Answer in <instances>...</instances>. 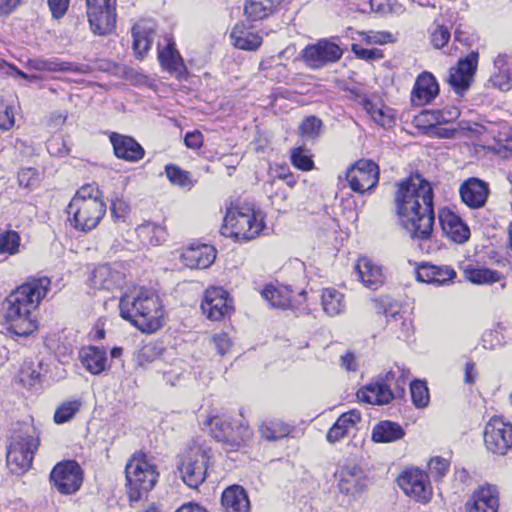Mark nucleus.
I'll list each match as a JSON object with an SVG mask.
<instances>
[{"label": "nucleus", "instance_id": "obj_52", "mask_svg": "<svg viewBox=\"0 0 512 512\" xmlns=\"http://www.w3.org/2000/svg\"><path fill=\"white\" fill-rule=\"evenodd\" d=\"M397 484L400 489L408 496L415 493L416 487V468H407L397 477Z\"/></svg>", "mask_w": 512, "mask_h": 512}, {"label": "nucleus", "instance_id": "obj_1", "mask_svg": "<svg viewBox=\"0 0 512 512\" xmlns=\"http://www.w3.org/2000/svg\"><path fill=\"white\" fill-rule=\"evenodd\" d=\"M50 286L51 280L46 276L33 278L8 296L5 325L10 333L27 337L37 330V320L32 313L46 297Z\"/></svg>", "mask_w": 512, "mask_h": 512}, {"label": "nucleus", "instance_id": "obj_7", "mask_svg": "<svg viewBox=\"0 0 512 512\" xmlns=\"http://www.w3.org/2000/svg\"><path fill=\"white\" fill-rule=\"evenodd\" d=\"M264 227L261 214L249 206L227 209L221 234L236 240H250L259 235Z\"/></svg>", "mask_w": 512, "mask_h": 512}, {"label": "nucleus", "instance_id": "obj_14", "mask_svg": "<svg viewBox=\"0 0 512 512\" xmlns=\"http://www.w3.org/2000/svg\"><path fill=\"white\" fill-rule=\"evenodd\" d=\"M483 438L487 450L505 455L512 447V425L500 417H492L485 425Z\"/></svg>", "mask_w": 512, "mask_h": 512}, {"label": "nucleus", "instance_id": "obj_34", "mask_svg": "<svg viewBox=\"0 0 512 512\" xmlns=\"http://www.w3.org/2000/svg\"><path fill=\"white\" fill-rule=\"evenodd\" d=\"M405 432L401 425L389 420L378 422L372 429V441L376 443H391L404 437Z\"/></svg>", "mask_w": 512, "mask_h": 512}, {"label": "nucleus", "instance_id": "obj_4", "mask_svg": "<svg viewBox=\"0 0 512 512\" xmlns=\"http://www.w3.org/2000/svg\"><path fill=\"white\" fill-rule=\"evenodd\" d=\"M126 488L131 506L142 500L156 485L159 477L156 465L144 453H135L125 466Z\"/></svg>", "mask_w": 512, "mask_h": 512}, {"label": "nucleus", "instance_id": "obj_18", "mask_svg": "<svg viewBox=\"0 0 512 512\" xmlns=\"http://www.w3.org/2000/svg\"><path fill=\"white\" fill-rule=\"evenodd\" d=\"M418 199H422V205L418 202V233L422 237H428L435 223L433 208V190L429 182L420 178L418 174Z\"/></svg>", "mask_w": 512, "mask_h": 512}, {"label": "nucleus", "instance_id": "obj_22", "mask_svg": "<svg viewBox=\"0 0 512 512\" xmlns=\"http://www.w3.org/2000/svg\"><path fill=\"white\" fill-rule=\"evenodd\" d=\"M336 476L338 477V489L342 494L355 496L362 493L367 487L366 475L359 466H343L338 470Z\"/></svg>", "mask_w": 512, "mask_h": 512}, {"label": "nucleus", "instance_id": "obj_53", "mask_svg": "<svg viewBox=\"0 0 512 512\" xmlns=\"http://www.w3.org/2000/svg\"><path fill=\"white\" fill-rule=\"evenodd\" d=\"M418 502L427 504L433 495L429 474L418 470Z\"/></svg>", "mask_w": 512, "mask_h": 512}, {"label": "nucleus", "instance_id": "obj_25", "mask_svg": "<svg viewBox=\"0 0 512 512\" xmlns=\"http://www.w3.org/2000/svg\"><path fill=\"white\" fill-rule=\"evenodd\" d=\"M498 491L493 485H486L474 491L466 503L467 512H497Z\"/></svg>", "mask_w": 512, "mask_h": 512}, {"label": "nucleus", "instance_id": "obj_19", "mask_svg": "<svg viewBox=\"0 0 512 512\" xmlns=\"http://www.w3.org/2000/svg\"><path fill=\"white\" fill-rule=\"evenodd\" d=\"M89 280L92 288L113 292L122 288L125 282V274L118 264H103L92 271Z\"/></svg>", "mask_w": 512, "mask_h": 512}, {"label": "nucleus", "instance_id": "obj_16", "mask_svg": "<svg viewBox=\"0 0 512 512\" xmlns=\"http://www.w3.org/2000/svg\"><path fill=\"white\" fill-rule=\"evenodd\" d=\"M346 180L354 192L363 194L378 184L379 168L371 160H359L347 170Z\"/></svg>", "mask_w": 512, "mask_h": 512}, {"label": "nucleus", "instance_id": "obj_2", "mask_svg": "<svg viewBox=\"0 0 512 512\" xmlns=\"http://www.w3.org/2000/svg\"><path fill=\"white\" fill-rule=\"evenodd\" d=\"M120 315L144 333H154L163 324L164 310L159 296L151 289L141 288L120 299Z\"/></svg>", "mask_w": 512, "mask_h": 512}, {"label": "nucleus", "instance_id": "obj_55", "mask_svg": "<svg viewBox=\"0 0 512 512\" xmlns=\"http://www.w3.org/2000/svg\"><path fill=\"white\" fill-rule=\"evenodd\" d=\"M162 353V348L157 344L149 343L144 345L138 354V362L140 365H145L154 362Z\"/></svg>", "mask_w": 512, "mask_h": 512}, {"label": "nucleus", "instance_id": "obj_20", "mask_svg": "<svg viewBox=\"0 0 512 512\" xmlns=\"http://www.w3.org/2000/svg\"><path fill=\"white\" fill-rule=\"evenodd\" d=\"M461 201L471 209H480L485 206L490 194L487 182L470 177L461 183L459 187Z\"/></svg>", "mask_w": 512, "mask_h": 512}, {"label": "nucleus", "instance_id": "obj_17", "mask_svg": "<svg viewBox=\"0 0 512 512\" xmlns=\"http://www.w3.org/2000/svg\"><path fill=\"white\" fill-rule=\"evenodd\" d=\"M201 309L208 319L220 321L232 312V300L223 288L211 287L205 291Z\"/></svg>", "mask_w": 512, "mask_h": 512}, {"label": "nucleus", "instance_id": "obj_30", "mask_svg": "<svg viewBox=\"0 0 512 512\" xmlns=\"http://www.w3.org/2000/svg\"><path fill=\"white\" fill-rule=\"evenodd\" d=\"M79 359L92 375H100L107 368V353L103 348L88 346L81 349Z\"/></svg>", "mask_w": 512, "mask_h": 512}, {"label": "nucleus", "instance_id": "obj_9", "mask_svg": "<svg viewBox=\"0 0 512 512\" xmlns=\"http://www.w3.org/2000/svg\"><path fill=\"white\" fill-rule=\"evenodd\" d=\"M460 116L457 107H445L443 110H423L418 115V134L428 137L452 138L454 129L440 127L442 123H449Z\"/></svg>", "mask_w": 512, "mask_h": 512}, {"label": "nucleus", "instance_id": "obj_12", "mask_svg": "<svg viewBox=\"0 0 512 512\" xmlns=\"http://www.w3.org/2000/svg\"><path fill=\"white\" fill-rule=\"evenodd\" d=\"M50 481L59 493L71 495L80 489L83 472L74 460L59 462L50 473Z\"/></svg>", "mask_w": 512, "mask_h": 512}, {"label": "nucleus", "instance_id": "obj_29", "mask_svg": "<svg viewBox=\"0 0 512 512\" xmlns=\"http://www.w3.org/2000/svg\"><path fill=\"white\" fill-rule=\"evenodd\" d=\"M215 249L209 245L189 247L181 254L183 264L191 269L208 268L215 260Z\"/></svg>", "mask_w": 512, "mask_h": 512}, {"label": "nucleus", "instance_id": "obj_57", "mask_svg": "<svg viewBox=\"0 0 512 512\" xmlns=\"http://www.w3.org/2000/svg\"><path fill=\"white\" fill-rule=\"evenodd\" d=\"M449 463L441 457H433L428 462L429 474L433 475L436 479L443 477L448 471Z\"/></svg>", "mask_w": 512, "mask_h": 512}, {"label": "nucleus", "instance_id": "obj_40", "mask_svg": "<svg viewBox=\"0 0 512 512\" xmlns=\"http://www.w3.org/2000/svg\"><path fill=\"white\" fill-rule=\"evenodd\" d=\"M321 304L324 312L332 317L343 313L346 307L344 294L334 288L322 291Z\"/></svg>", "mask_w": 512, "mask_h": 512}, {"label": "nucleus", "instance_id": "obj_39", "mask_svg": "<svg viewBox=\"0 0 512 512\" xmlns=\"http://www.w3.org/2000/svg\"><path fill=\"white\" fill-rule=\"evenodd\" d=\"M439 94V84L430 72L418 75V106L428 104Z\"/></svg>", "mask_w": 512, "mask_h": 512}, {"label": "nucleus", "instance_id": "obj_11", "mask_svg": "<svg viewBox=\"0 0 512 512\" xmlns=\"http://www.w3.org/2000/svg\"><path fill=\"white\" fill-rule=\"evenodd\" d=\"M92 32L99 36L112 33L116 24V0H86Z\"/></svg>", "mask_w": 512, "mask_h": 512}, {"label": "nucleus", "instance_id": "obj_8", "mask_svg": "<svg viewBox=\"0 0 512 512\" xmlns=\"http://www.w3.org/2000/svg\"><path fill=\"white\" fill-rule=\"evenodd\" d=\"M415 174L411 172L408 177L394 184V209L398 219V225L409 233L410 237H416V184Z\"/></svg>", "mask_w": 512, "mask_h": 512}, {"label": "nucleus", "instance_id": "obj_50", "mask_svg": "<svg viewBox=\"0 0 512 512\" xmlns=\"http://www.w3.org/2000/svg\"><path fill=\"white\" fill-rule=\"evenodd\" d=\"M396 393L402 397L405 393L406 385L409 384L411 400L416 405V379L408 381L410 372L400 367H396Z\"/></svg>", "mask_w": 512, "mask_h": 512}, {"label": "nucleus", "instance_id": "obj_51", "mask_svg": "<svg viewBox=\"0 0 512 512\" xmlns=\"http://www.w3.org/2000/svg\"><path fill=\"white\" fill-rule=\"evenodd\" d=\"M20 237L15 231H7L0 234V253L14 255L18 252Z\"/></svg>", "mask_w": 512, "mask_h": 512}, {"label": "nucleus", "instance_id": "obj_6", "mask_svg": "<svg viewBox=\"0 0 512 512\" xmlns=\"http://www.w3.org/2000/svg\"><path fill=\"white\" fill-rule=\"evenodd\" d=\"M210 458L211 449L198 441H193L178 454L177 471L189 488L196 489L205 481Z\"/></svg>", "mask_w": 512, "mask_h": 512}, {"label": "nucleus", "instance_id": "obj_45", "mask_svg": "<svg viewBox=\"0 0 512 512\" xmlns=\"http://www.w3.org/2000/svg\"><path fill=\"white\" fill-rule=\"evenodd\" d=\"M47 71L87 74L90 72V68L88 65H85V64H79V63L70 62V61H62L59 58H50V59H48Z\"/></svg>", "mask_w": 512, "mask_h": 512}, {"label": "nucleus", "instance_id": "obj_33", "mask_svg": "<svg viewBox=\"0 0 512 512\" xmlns=\"http://www.w3.org/2000/svg\"><path fill=\"white\" fill-rule=\"evenodd\" d=\"M225 512H249L250 502L241 486H231L224 490L221 498Z\"/></svg>", "mask_w": 512, "mask_h": 512}, {"label": "nucleus", "instance_id": "obj_46", "mask_svg": "<svg viewBox=\"0 0 512 512\" xmlns=\"http://www.w3.org/2000/svg\"><path fill=\"white\" fill-rule=\"evenodd\" d=\"M322 121L315 116L305 117L298 127L299 135L306 141H314L322 132Z\"/></svg>", "mask_w": 512, "mask_h": 512}, {"label": "nucleus", "instance_id": "obj_38", "mask_svg": "<svg viewBox=\"0 0 512 512\" xmlns=\"http://www.w3.org/2000/svg\"><path fill=\"white\" fill-rule=\"evenodd\" d=\"M137 235L147 245L159 246L167 239L166 228L153 222H145L137 227Z\"/></svg>", "mask_w": 512, "mask_h": 512}, {"label": "nucleus", "instance_id": "obj_5", "mask_svg": "<svg viewBox=\"0 0 512 512\" xmlns=\"http://www.w3.org/2000/svg\"><path fill=\"white\" fill-rule=\"evenodd\" d=\"M40 444L38 433L31 424H19L13 430L7 447V463L14 473L24 472L32 465Z\"/></svg>", "mask_w": 512, "mask_h": 512}, {"label": "nucleus", "instance_id": "obj_60", "mask_svg": "<svg viewBox=\"0 0 512 512\" xmlns=\"http://www.w3.org/2000/svg\"><path fill=\"white\" fill-rule=\"evenodd\" d=\"M130 207L126 201L120 198L111 200L110 211L114 219L124 220L128 215Z\"/></svg>", "mask_w": 512, "mask_h": 512}, {"label": "nucleus", "instance_id": "obj_61", "mask_svg": "<svg viewBox=\"0 0 512 512\" xmlns=\"http://www.w3.org/2000/svg\"><path fill=\"white\" fill-rule=\"evenodd\" d=\"M450 39V32L443 25H437L431 34V42L435 48H442Z\"/></svg>", "mask_w": 512, "mask_h": 512}, {"label": "nucleus", "instance_id": "obj_13", "mask_svg": "<svg viewBox=\"0 0 512 512\" xmlns=\"http://www.w3.org/2000/svg\"><path fill=\"white\" fill-rule=\"evenodd\" d=\"M479 54L470 52L464 58H460L455 66L450 67L447 83L452 90L460 96L470 88L477 71Z\"/></svg>", "mask_w": 512, "mask_h": 512}, {"label": "nucleus", "instance_id": "obj_48", "mask_svg": "<svg viewBox=\"0 0 512 512\" xmlns=\"http://www.w3.org/2000/svg\"><path fill=\"white\" fill-rule=\"evenodd\" d=\"M290 158L293 166L302 171H310L314 167L310 151L303 147L293 148Z\"/></svg>", "mask_w": 512, "mask_h": 512}, {"label": "nucleus", "instance_id": "obj_58", "mask_svg": "<svg viewBox=\"0 0 512 512\" xmlns=\"http://www.w3.org/2000/svg\"><path fill=\"white\" fill-rule=\"evenodd\" d=\"M38 172L35 168H23L18 172V183L20 186L30 188L36 184Z\"/></svg>", "mask_w": 512, "mask_h": 512}, {"label": "nucleus", "instance_id": "obj_26", "mask_svg": "<svg viewBox=\"0 0 512 512\" xmlns=\"http://www.w3.org/2000/svg\"><path fill=\"white\" fill-rule=\"evenodd\" d=\"M354 270L361 283L370 290H377L385 282L382 267L367 257H360Z\"/></svg>", "mask_w": 512, "mask_h": 512}, {"label": "nucleus", "instance_id": "obj_31", "mask_svg": "<svg viewBox=\"0 0 512 512\" xmlns=\"http://www.w3.org/2000/svg\"><path fill=\"white\" fill-rule=\"evenodd\" d=\"M153 25L147 21H140L132 27V48L138 59H143L151 47Z\"/></svg>", "mask_w": 512, "mask_h": 512}, {"label": "nucleus", "instance_id": "obj_49", "mask_svg": "<svg viewBox=\"0 0 512 512\" xmlns=\"http://www.w3.org/2000/svg\"><path fill=\"white\" fill-rule=\"evenodd\" d=\"M396 393L402 397L405 393L406 385L409 384L411 400L416 405V379L408 381L410 372L400 367H396Z\"/></svg>", "mask_w": 512, "mask_h": 512}, {"label": "nucleus", "instance_id": "obj_41", "mask_svg": "<svg viewBox=\"0 0 512 512\" xmlns=\"http://www.w3.org/2000/svg\"><path fill=\"white\" fill-rule=\"evenodd\" d=\"M361 105L375 123L384 128L392 126L394 117L390 114V110L381 102H373L369 98H364Z\"/></svg>", "mask_w": 512, "mask_h": 512}, {"label": "nucleus", "instance_id": "obj_47", "mask_svg": "<svg viewBox=\"0 0 512 512\" xmlns=\"http://www.w3.org/2000/svg\"><path fill=\"white\" fill-rule=\"evenodd\" d=\"M470 282L478 285L492 284L501 280L500 272L488 268H476L466 271Z\"/></svg>", "mask_w": 512, "mask_h": 512}, {"label": "nucleus", "instance_id": "obj_42", "mask_svg": "<svg viewBox=\"0 0 512 512\" xmlns=\"http://www.w3.org/2000/svg\"><path fill=\"white\" fill-rule=\"evenodd\" d=\"M259 431L262 438L275 441L288 436L291 432V427L281 420H271L263 423Z\"/></svg>", "mask_w": 512, "mask_h": 512}, {"label": "nucleus", "instance_id": "obj_44", "mask_svg": "<svg viewBox=\"0 0 512 512\" xmlns=\"http://www.w3.org/2000/svg\"><path fill=\"white\" fill-rule=\"evenodd\" d=\"M82 402L79 399L68 400L61 403L55 410L54 422L56 424H64L72 420L80 411Z\"/></svg>", "mask_w": 512, "mask_h": 512}, {"label": "nucleus", "instance_id": "obj_15", "mask_svg": "<svg viewBox=\"0 0 512 512\" xmlns=\"http://www.w3.org/2000/svg\"><path fill=\"white\" fill-rule=\"evenodd\" d=\"M209 425L215 439L232 447H240L252 436L249 426L241 421L230 422L214 417L209 420Z\"/></svg>", "mask_w": 512, "mask_h": 512}, {"label": "nucleus", "instance_id": "obj_54", "mask_svg": "<svg viewBox=\"0 0 512 512\" xmlns=\"http://www.w3.org/2000/svg\"><path fill=\"white\" fill-rule=\"evenodd\" d=\"M210 344L220 356H224L232 347V341L225 332L214 333L210 337Z\"/></svg>", "mask_w": 512, "mask_h": 512}, {"label": "nucleus", "instance_id": "obj_43", "mask_svg": "<svg viewBox=\"0 0 512 512\" xmlns=\"http://www.w3.org/2000/svg\"><path fill=\"white\" fill-rule=\"evenodd\" d=\"M165 173L168 180L176 186L190 190L194 185L195 181L192 179L190 172L181 169L179 166L174 164H168L165 166Z\"/></svg>", "mask_w": 512, "mask_h": 512}, {"label": "nucleus", "instance_id": "obj_35", "mask_svg": "<svg viewBox=\"0 0 512 512\" xmlns=\"http://www.w3.org/2000/svg\"><path fill=\"white\" fill-rule=\"evenodd\" d=\"M230 37L234 46L242 50H256L262 44V37L257 32L247 29L243 24H236Z\"/></svg>", "mask_w": 512, "mask_h": 512}, {"label": "nucleus", "instance_id": "obj_28", "mask_svg": "<svg viewBox=\"0 0 512 512\" xmlns=\"http://www.w3.org/2000/svg\"><path fill=\"white\" fill-rule=\"evenodd\" d=\"M357 397L359 400L369 404L385 405L399 396L386 383L374 379L358 391Z\"/></svg>", "mask_w": 512, "mask_h": 512}, {"label": "nucleus", "instance_id": "obj_64", "mask_svg": "<svg viewBox=\"0 0 512 512\" xmlns=\"http://www.w3.org/2000/svg\"><path fill=\"white\" fill-rule=\"evenodd\" d=\"M52 16L56 19L62 18L68 10L69 0H48Z\"/></svg>", "mask_w": 512, "mask_h": 512}, {"label": "nucleus", "instance_id": "obj_37", "mask_svg": "<svg viewBox=\"0 0 512 512\" xmlns=\"http://www.w3.org/2000/svg\"><path fill=\"white\" fill-rule=\"evenodd\" d=\"M263 298L274 308H293V292L288 287L267 285L261 292Z\"/></svg>", "mask_w": 512, "mask_h": 512}, {"label": "nucleus", "instance_id": "obj_59", "mask_svg": "<svg viewBox=\"0 0 512 512\" xmlns=\"http://www.w3.org/2000/svg\"><path fill=\"white\" fill-rule=\"evenodd\" d=\"M436 281L440 280L435 278V266L425 262L418 263V282L436 284Z\"/></svg>", "mask_w": 512, "mask_h": 512}, {"label": "nucleus", "instance_id": "obj_24", "mask_svg": "<svg viewBox=\"0 0 512 512\" xmlns=\"http://www.w3.org/2000/svg\"><path fill=\"white\" fill-rule=\"evenodd\" d=\"M439 221L443 232L453 242L462 244L470 237V229L466 223L450 209H441L439 211Z\"/></svg>", "mask_w": 512, "mask_h": 512}, {"label": "nucleus", "instance_id": "obj_32", "mask_svg": "<svg viewBox=\"0 0 512 512\" xmlns=\"http://www.w3.org/2000/svg\"><path fill=\"white\" fill-rule=\"evenodd\" d=\"M361 421V413L356 410H350L339 416L334 425L327 433V440L330 443H336L348 435L349 431L356 427Z\"/></svg>", "mask_w": 512, "mask_h": 512}, {"label": "nucleus", "instance_id": "obj_23", "mask_svg": "<svg viewBox=\"0 0 512 512\" xmlns=\"http://www.w3.org/2000/svg\"><path fill=\"white\" fill-rule=\"evenodd\" d=\"M109 139L118 159L131 163L143 159L145 150L133 137L111 132Z\"/></svg>", "mask_w": 512, "mask_h": 512}, {"label": "nucleus", "instance_id": "obj_62", "mask_svg": "<svg viewBox=\"0 0 512 512\" xmlns=\"http://www.w3.org/2000/svg\"><path fill=\"white\" fill-rule=\"evenodd\" d=\"M352 51L359 59L363 60H377L384 57L382 50L377 48L367 49L359 47L356 44L352 45Z\"/></svg>", "mask_w": 512, "mask_h": 512}, {"label": "nucleus", "instance_id": "obj_3", "mask_svg": "<svg viewBox=\"0 0 512 512\" xmlns=\"http://www.w3.org/2000/svg\"><path fill=\"white\" fill-rule=\"evenodd\" d=\"M98 193V188L85 185L71 199L66 213L70 226L75 230L83 233L92 231L106 214V205Z\"/></svg>", "mask_w": 512, "mask_h": 512}, {"label": "nucleus", "instance_id": "obj_21", "mask_svg": "<svg viewBox=\"0 0 512 512\" xmlns=\"http://www.w3.org/2000/svg\"><path fill=\"white\" fill-rule=\"evenodd\" d=\"M166 45L158 47V60L163 70L177 79H185L188 71L182 56L176 49V44L171 37L166 38Z\"/></svg>", "mask_w": 512, "mask_h": 512}, {"label": "nucleus", "instance_id": "obj_63", "mask_svg": "<svg viewBox=\"0 0 512 512\" xmlns=\"http://www.w3.org/2000/svg\"><path fill=\"white\" fill-rule=\"evenodd\" d=\"M456 277V272L449 266H435V278L442 281H436L437 285L447 284Z\"/></svg>", "mask_w": 512, "mask_h": 512}, {"label": "nucleus", "instance_id": "obj_10", "mask_svg": "<svg viewBox=\"0 0 512 512\" xmlns=\"http://www.w3.org/2000/svg\"><path fill=\"white\" fill-rule=\"evenodd\" d=\"M344 51L334 38H324L307 45L301 52L305 65L313 70L338 62Z\"/></svg>", "mask_w": 512, "mask_h": 512}, {"label": "nucleus", "instance_id": "obj_36", "mask_svg": "<svg viewBox=\"0 0 512 512\" xmlns=\"http://www.w3.org/2000/svg\"><path fill=\"white\" fill-rule=\"evenodd\" d=\"M283 0H246L244 13L252 21L263 20L272 15Z\"/></svg>", "mask_w": 512, "mask_h": 512}, {"label": "nucleus", "instance_id": "obj_27", "mask_svg": "<svg viewBox=\"0 0 512 512\" xmlns=\"http://www.w3.org/2000/svg\"><path fill=\"white\" fill-rule=\"evenodd\" d=\"M493 64L494 71L488 83L500 91H509L512 88V54H498Z\"/></svg>", "mask_w": 512, "mask_h": 512}, {"label": "nucleus", "instance_id": "obj_56", "mask_svg": "<svg viewBox=\"0 0 512 512\" xmlns=\"http://www.w3.org/2000/svg\"><path fill=\"white\" fill-rule=\"evenodd\" d=\"M367 44L384 45L393 41V35L387 31H368L360 33Z\"/></svg>", "mask_w": 512, "mask_h": 512}]
</instances>
